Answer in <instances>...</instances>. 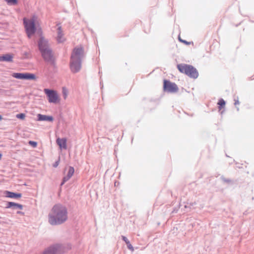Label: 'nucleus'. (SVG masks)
Here are the masks:
<instances>
[{
    "instance_id": "1",
    "label": "nucleus",
    "mask_w": 254,
    "mask_h": 254,
    "mask_svg": "<svg viewBox=\"0 0 254 254\" xmlns=\"http://www.w3.org/2000/svg\"><path fill=\"white\" fill-rule=\"evenodd\" d=\"M67 218V209L61 203L55 204L48 214V222L52 226L61 225L64 223Z\"/></svg>"
},
{
    "instance_id": "2",
    "label": "nucleus",
    "mask_w": 254,
    "mask_h": 254,
    "mask_svg": "<svg viewBox=\"0 0 254 254\" xmlns=\"http://www.w3.org/2000/svg\"><path fill=\"white\" fill-rule=\"evenodd\" d=\"M37 46L44 61L52 67H56V58L54 56L53 50L50 46L49 41L43 36H41L38 41Z\"/></svg>"
},
{
    "instance_id": "3",
    "label": "nucleus",
    "mask_w": 254,
    "mask_h": 254,
    "mask_svg": "<svg viewBox=\"0 0 254 254\" xmlns=\"http://www.w3.org/2000/svg\"><path fill=\"white\" fill-rule=\"evenodd\" d=\"M84 54V50L81 46H76L72 49L69 62V68L71 72L75 73L80 70Z\"/></svg>"
},
{
    "instance_id": "4",
    "label": "nucleus",
    "mask_w": 254,
    "mask_h": 254,
    "mask_svg": "<svg viewBox=\"0 0 254 254\" xmlns=\"http://www.w3.org/2000/svg\"><path fill=\"white\" fill-rule=\"evenodd\" d=\"M178 70L189 77L196 79L199 75L197 69L191 64H179L177 65Z\"/></svg>"
},
{
    "instance_id": "5",
    "label": "nucleus",
    "mask_w": 254,
    "mask_h": 254,
    "mask_svg": "<svg viewBox=\"0 0 254 254\" xmlns=\"http://www.w3.org/2000/svg\"><path fill=\"white\" fill-rule=\"evenodd\" d=\"M36 19L37 17L35 15H33L30 19L25 17L23 19L25 32L28 37L29 38H31L37 31L36 25Z\"/></svg>"
},
{
    "instance_id": "6",
    "label": "nucleus",
    "mask_w": 254,
    "mask_h": 254,
    "mask_svg": "<svg viewBox=\"0 0 254 254\" xmlns=\"http://www.w3.org/2000/svg\"><path fill=\"white\" fill-rule=\"evenodd\" d=\"M44 92L46 95L49 103L54 104L59 103L60 100L56 91L45 88L44 89Z\"/></svg>"
},
{
    "instance_id": "7",
    "label": "nucleus",
    "mask_w": 254,
    "mask_h": 254,
    "mask_svg": "<svg viewBox=\"0 0 254 254\" xmlns=\"http://www.w3.org/2000/svg\"><path fill=\"white\" fill-rule=\"evenodd\" d=\"M179 90L177 84L169 80L164 79L163 81V90L168 93H175Z\"/></svg>"
},
{
    "instance_id": "8",
    "label": "nucleus",
    "mask_w": 254,
    "mask_h": 254,
    "mask_svg": "<svg viewBox=\"0 0 254 254\" xmlns=\"http://www.w3.org/2000/svg\"><path fill=\"white\" fill-rule=\"evenodd\" d=\"M60 248L61 246L59 244H54L47 248L42 254H56Z\"/></svg>"
},
{
    "instance_id": "9",
    "label": "nucleus",
    "mask_w": 254,
    "mask_h": 254,
    "mask_svg": "<svg viewBox=\"0 0 254 254\" xmlns=\"http://www.w3.org/2000/svg\"><path fill=\"white\" fill-rule=\"evenodd\" d=\"M74 173V169L72 166H69L67 173L66 176L63 177L61 186L64 185L67 181H68L73 176Z\"/></svg>"
},
{
    "instance_id": "10",
    "label": "nucleus",
    "mask_w": 254,
    "mask_h": 254,
    "mask_svg": "<svg viewBox=\"0 0 254 254\" xmlns=\"http://www.w3.org/2000/svg\"><path fill=\"white\" fill-rule=\"evenodd\" d=\"M6 208H11L12 209H20L21 210L23 208V205L14 202L8 201L6 202Z\"/></svg>"
},
{
    "instance_id": "11",
    "label": "nucleus",
    "mask_w": 254,
    "mask_h": 254,
    "mask_svg": "<svg viewBox=\"0 0 254 254\" xmlns=\"http://www.w3.org/2000/svg\"><path fill=\"white\" fill-rule=\"evenodd\" d=\"M13 61V55L11 53H6L0 56V62L12 63Z\"/></svg>"
},
{
    "instance_id": "12",
    "label": "nucleus",
    "mask_w": 254,
    "mask_h": 254,
    "mask_svg": "<svg viewBox=\"0 0 254 254\" xmlns=\"http://www.w3.org/2000/svg\"><path fill=\"white\" fill-rule=\"evenodd\" d=\"M37 120L38 121H47L52 122L54 121V118L52 116L42 115L38 114L37 116Z\"/></svg>"
},
{
    "instance_id": "13",
    "label": "nucleus",
    "mask_w": 254,
    "mask_h": 254,
    "mask_svg": "<svg viewBox=\"0 0 254 254\" xmlns=\"http://www.w3.org/2000/svg\"><path fill=\"white\" fill-rule=\"evenodd\" d=\"M4 194L6 197L11 198L18 199L22 196V193L6 190Z\"/></svg>"
},
{
    "instance_id": "14",
    "label": "nucleus",
    "mask_w": 254,
    "mask_h": 254,
    "mask_svg": "<svg viewBox=\"0 0 254 254\" xmlns=\"http://www.w3.org/2000/svg\"><path fill=\"white\" fill-rule=\"evenodd\" d=\"M57 26H58V27L57 28L58 35L57 40L59 43H61L64 41V39L63 38L64 34L63 33L62 26L60 25V24H57Z\"/></svg>"
},
{
    "instance_id": "15",
    "label": "nucleus",
    "mask_w": 254,
    "mask_h": 254,
    "mask_svg": "<svg viewBox=\"0 0 254 254\" xmlns=\"http://www.w3.org/2000/svg\"><path fill=\"white\" fill-rule=\"evenodd\" d=\"M66 138H58L57 143L61 149H66L67 147Z\"/></svg>"
},
{
    "instance_id": "16",
    "label": "nucleus",
    "mask_w": 254,
    "mask_h": 254,
    "mask_svg": "<svg viewBox=\"0 0 254 254\" xmlns=\"http://www.w3.org/2000/svg\"><path fill=\"white\" fill-rule=\"evenodd\" d=\"M122 239L123 241L125 242L127 246V248L130 250L132 252L134 251V248L130 244L129 241L127 239V238L125 236H122Z\"/></svg>"
},
{
    "instance_id": "17",
    "label": "nucleus",
    "mask_w": 254,
    "mask_h": 254,
    "mask_svg": "<svg viewBox=\"0 0 254 254\" xmlns=\"http://www.w3.org/2000/svg\"><path fill=\"white\" fill-rule=\"evenodd\" d=\"M37 77L34 73L30 72H25V79L29 80H35Z\"/></svg>"
},
{
    "instance_id": "18",
    "label": "nucleus",
    "mask_w": 254,
    "mask_h": 254,
    "mask_svg": "<svg viewBox=\"0 0 254 254\" xmlns=\"http://www.w3.org/2000/svg\"><path fill=\"white\" fill-rule=\"evenodd\" d=\"M11 76L16 79H25V72H13Z\"/></svg>"
},
{
    "instance_id": "19",
    "label": "nucleus",
    "mask_w": 254,
    "mask_h": 254,
    "mask_svg": "<svg viewBox=\"0 0 254 254\" xmlns=\"http://www.w3.org/2000/svg\"><path fill=\"white\" fill-rule=\"evenodd\" d=\"M217 105H218V107L219 111H220L223 108L225 107L226 102L223 99L220 98L218 100Z\"/></svg>"
},
{
    "instance_id": "20",
    "label": "nucleus",
    "mask_w": 254,
    "mask_h": 254,
    "mask_svg": "<svg viewBox=\"0 0 254 254\" xmlns=\"http://www.w3.org/2000/svg\"><path fill=\"white\" fill-rule=\"evenodd\" d=\"M220 179L224 183H227V184H230V185L234 184V182L233 180H232L230 179L225 178L223 176H221Z\"/></svg>"
},
{
    "instance_id": "21",
    "label": "nucleus",
    "mask_w": 254,
    "mask_h": 254,
    "mask_svg": "<svg viewBox=\"0 0 254 254\" xmlns=\"http://www.w3.org/2000/svg\"><path fill=\"white\" fill-rule=\"evenodd\" d=\"M9 5H15L18 3V0H4Z\"/></svg>"
},
{
    "instance_id": "22",
    "label": "nucleus",
    "mask_w": 254,
    "mask_h": 254,
    "mask_svg": "<svg viewBox=\"0 0 254 254\" xmlns=\"http://www.w3.org/2000/svg\"><path fill=\"white\" fill-rule=\"evenodd\" d=\"M25 114L24 113H19V114H17L16 115V117L18 119H20V120H23L25 119Z\"/></svg>"
},
{
    "instance_id": "23",
    "label": "nucleus",
    "mask_w": 254,
    "mask_h": 254,
    "mask_svg": "<svg viewBox=\"0 0 254 254\" xmlns=\"http://www.w3.org/2000/svg\"><path fill=\"white\" fill-rule=\"evenodd\" d=\"M28 144L29 145L31 146L32 147L35 148L37 146V142L33 140H30L28 142Z\"/></svg>"
},
{
    "instance_id": "24",
    "label": "nucleus",
    "mask_w": 254,
    "mask_h": 254,
    "mask_svg": "<svg viewBox=\"0 0 254 254\" xmlns=\"http://www.w3.org/2000/svg\"><path fill=\"white\" fill-rule=\"evenodd\" d=\"M23 59H29V53L28 52H24L22 54Z\"/></svg>"
},
{
    "instance_id": "25",
    "label": "nucleus",
    "mask_w": 254,
    "mask_h": 254,
    "mask_svg": "<svg viewBox=\"0 0 254 254\" xmlns=\"http://www.w3.org/2000/svg\"><path fill=\"white\" fill-rule=\"evenodd\" d=\"M60 163V157L59 158V159L55 161L54 163L53 164V166L54 168H56L58 166Z\"/></svg>"
},
{
    "instance_id": "26",
    "label": "nucleus",
    "mask_w": 254,
    "mask_h": 254,
    "mask_svg": "<svg viewBox=\"0 0 254 254\" xmlns=\"http://www.w3.org/2000/svg\"><path fill=\"white\" fill-rule=\"evenodd\" d=\"M63 95H64V98H66V96H67V94H66V89L64 87L63 88Z\"/></svg>"
},
{
    "instance_id": "27",
    "label": "nucleus",
    "mask_w": 254,
    "mask_h": 254,
    "mask_svg": "<svg viewBox=\"0 0 254 254\" xmlns=\"http://www.w3.org/2000/svg\"><path fill=\"white\" fill-rule=\"evenodd\" d=\"M179 41H181V42L186 44V45H189L190 44V42L187 41L186 40H182L180 38H179Z\"/></svg>"
},
{
    "instance_id": "28",
    "label": "nucleus",
    "mask_w": 254,
    "mask_h": 254,
    "mask_svg": "<svg viewBox=\"0 0 254 254\" xmlns=\"http://www.w3.org/2000/svg\"><path fill=\"white\" fill-rule=\"evenodd\" d=\"M234 101H235V103H234L235 105H239L240 104V102L238 100V97H237V99H235Z\"/></svg>"
},
{
    "instance_id": "29",
    "label": "nucleus",
    "mask_w": 254,
    "mask_h": 254,
    "mask_svg": "<svg viewBox=\"0 0 254 254\" xmlns=\"http://www.w3.org/2000/svg\"><path fill=\"white\" fill-rule=\"evenodd\" d=\"M17 214H20L21 215H24V213L23 212H22V211H17Z\"/></svg>"
},
{
    "instance_id": "30",
    "label": "nucleus",
    "mask_w": 254,
    "mask_h": 254,
    "mask_svg": "<svg viewBox=\"0 0 254 254\" xmlns=\"http://www.w3.org/2000/svg\"><path fill=\"white\" fill-rule=\"evenodd\" d=\"M100 86H101V88H102L103 87V82H102V81L101 80L100 81Z\"/></svg>"
},
{
    "instance_id": "31",
    "label": "nucleus",
    "mask_w": 254,
    "mask_h": 254,
    "mask_svg": "<svg viewBox=\"0 0 254 254\" xmlns=\"http://www.w3.org/2000/svg\"><path fill=\"white\" fill-rule=\"evenodd\" d=\"M178 211V209H174V210L172 211L173 213H177Z\"/></svg>"
},
{
    "instance_id": "32",
    "label": "nucleus",
    "mask_w": 254,
    "mask_h": 254,
    "mask_svg": "<svg viewBox=\"0 0 254 254\" xmlns=\"http://www.w3.org/2000/svg\"><path fill=\"white\" fill-rule=\"evenodd\" d=\"M2 120V116L0 115V121Z\"/></svg>"
},
{
    "instance_id": "33",
    "label": "nucleus",
    "mask_w": 254,
    "mask_h": 254,
    "mask_svg": "<svg viewBox=\"0 0 254 254\" xmlns=\"http://www.w3.org/2000/svg\"><path fill=\"white\" fill-rule=\"evenodd\" d=\"M2 156V154L1 153H0V160H1Z\"/></svg>"
},
{
    "instance_id": "34",
    "label": "nucleus",
    "mask_w": 254,
    "mask_h": 254,
    "mask_svg": "<svg viewBox=\"0 0 254 254\" xmlns=\"http://www.w3.org/2000/svg\"><path fill=\"white\" fill-rule=\"evenodd\" d=\"M223 112H224V111H221L220 114H222L223 113Z\"/></svg>"
},
{
    "instance_id": "35",
    "label": "nucleus",
    "mask_w": 254,
    "mask_h": 254,
    "mask_svg": "<svg viewBox=\"0 0 254 254\" xmlns=\"http://www.w3.org/2000/svg\"><path fill=\"white\" fill-rule=\"evenodd\" d=\"M237 111H239V108L238 107L237 108Z\"/></svg>"
},
{
    "instance_id": "36",
    "label": "nucleus",
    "mask_w": 254,
    "mask_h": 254,
    "mask_svg": "<svg viewBox=\"0 0 254 254\" xmlns=\"http://www.w3.org/2000/svg\"><path fill=\"white\" fill-rule=\"evenodd\" d=\"M133 137H132V138H131V143H132V141H133Z\"/></svg>"
}]
</instances>
